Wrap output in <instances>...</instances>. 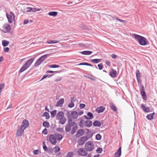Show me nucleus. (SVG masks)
I'll return each mask as SVG.
<instances>
[{"label":"nucleus","instance_id":"56","mask_svg":"<svg viewBox=\"0 0 157 157\" xmlns=\"http://www.w3.org/2000/svg\"><path fill=\"white\" fill-rule=\"evenodd\" d=\"M85 106L86 105L84 104L81 103L80 104L79 108L81 109H83Z\"/></svg>","mask_w":157,"mask_h":157},{"label":"nucleus","instance_id":"8","mask_svg":"<svg viewBox=\"0 0 157 157\" xmlns=\"http://www.w3.org/2000/svg\"><path fill=\"white\" fill-rule=\"evenodd\" d=\"M141 88L140 91L141 94L143 99L146 101L147 99V98L146 93L144 89V86L143 85H142L141 86Z\"/></svg>","mask_w":157,"mask_h":157},{"label":"nucleus","instance_id":"35","mask_svg":"<svg viewBox=\"0 0 157 157\" xmlns=\"http://www.w3.org/2000/svg\"><path fill=\"white\" fill-rule=\"evenodd\" d=\"M9 43V42L8 41L6 40H4L2 41V44L3 47H5L8 45Z\"/></svg>","mask_w":157,"mask_h":157},{"label":"nucleus","instance_id":"13","mask_svg":"<svg viewBox=\"0 0 157 157\" xmlns=\"http://www.w3.org/2000/svg\"><path fill=\"white\" fill-rule=\"evenodd\" d=\"M19 129L17 131V133L16 134V136H21L23 133H24V130L25 129H22L21 128V127L19 126Z\"/></svg>","mask_w":157,"mask_h":157},{"label":"nucleus","instance_id":"41","mask_svg":"<svg viewBox=\"0 0 157 157\" xmlns=\"http://www.w3.org/2000/svg\"><path fill=\"white\" fill-rule=\"evenodd\" d=\"M78 144L79 145H82L84 143V141L81 139V138H80L78 141Z\"/></svg>","mask_w":157,"mask_h":157},{"label":"nucleus","instance_id":"59","mask_svg":"<svg viewBox=\"0 0 157 157\" xmlns=\"http://www.w3.org/2000/svg\"><path fill=\"white\" fill-rule=\"evenodd\" d=\"M78 125L80 128H82L83 127L84 125L83 124V123L82 122V121H80L79 124Z\"/></svg>","mask_w":157,"mask_h":157},{"label":"nucleus","instance_id":"30","mask_svg":"<svg viewBox=\"0 0 157 157\" xmlns=\"http://www.w3.org/2000/svg\"><path fill=\"white\" fill-rule=\"evenodd\" d=\"M108 15L110 17H111L113 19H115L119 21L120 22H121L124 23L125 22V21L124 20H122L121 19H119L117 17H116L115 16H112V15Z\"/></svg>","mask_w":157,"mask_h":157},{"label":"nucleus","instance_id":"4","mask_svg":"<svg viewBox=\"0 0 157 157\" xmlns=\"http://www.w3.org/2000/svg\"><path fill=\"white\" fill-rule=\"evenodd\" d=\"M50 54L44 55L40 57L36 61L34 64V66L36 67L40 65L46 59Z\"/></svg>","mask_w":157,"mask_h":157},{"label":"nucleus","instance_id":"19","mask_svg":"<svg viewBox=\"0 0 157 157\" xmlns=\"http://www.w3.org/2000/svg\"><path fill=\"white\" fill-rule=\"evenodd\" d=\"M71 115L72 116V119H76L78 117V112L76 111H73L71 112Z\"/></svg>","mask_w":157,"mask_h":157},{"label":"nucleus","instance_id":"64","mask_svg":"<svg viewBox=\"0 0 157 157\" xmlns=\"http://www.w3.org/2000/svg\"><path fill=\"white\" fill-rule=\"evenodd\" d=\"M29 21L28 19H25L24 21L23 24H27L29 23Z\"/></svg>","mask_w":157,"mask_h":157},{"label":"nucleus","instance_id":"6","mask_svg":"<svg viewBox=\"0 0 157 157\" xmlns=\"http://www.w3.org/2000/svg\"><path fill=\"white\" fill-rule=\"evenodd\" d=\"M10 14H8L6 13V16L8 19V21L9 23H11L13 22L12 17H13V19L15 18V15L12 12H10Z\"/></svg>","mask_w":157,"mask_h":157},{"label":"nucleus","instance_id":"50","mask_svg":"<svg viewBox=\"0 0 157 157\" xmlns=\"http://www.w3.org/2000/svg\"><path fill=\"white\" fill-rule=\"evenodd\" d=\"M66 115L67 116L68 120L69 119H71V118H72V117L71 116L70 112L67 111L66 114Z\"/></svg>","mask_w":157,"mask_h":157},{"label":"nucleus","instance_id":"2","mask_svg":"<svg viewBox=\"0 0 157 157\" xmlns=\"http://www.w3.org/2000/svg\"><path fill=\"white\" fill-rule=\"evenodd\" d=\"M35 57H33L28 60L24 64L19 71V73H21L27 69L33 62Z\"/></svg>","mask_w":157,"mask_h":157},{"label":"nucleus","instance_id":"12","mask_svg":"<svg viewBox=\"0 0 157 157\" xmlns=\"http://www.w3.org/2000/svg\"><path fill=\"white\" fill-rule=\"evenodd\" d=\"M84 133L85 132L83 129H80L77 132V133L75 134V136L77 138H78L80 136L83 135Z\"/></svg>","mask_w":157,"mask_h":157},{"label":"nucleus","instance_id":"53","mask_svg":"<svg viewBox=\"0 0 157 157\" xmlns=\"http://www.w3.org/2000/svg\"><path fill=\"white\" fill-rule=\"evenodd\" d=\"M98 69L100 70H101L103 69V66L102 63H101L98 65Z\"/></svg>","mask_w":157,"mask_h":157},{"label":"nucleus","instance_id":"61","mask_svg":"<svg viewBox=\"0 0 157 157\" xmlns=\"http://www.w3.org/2000/svg\"><path fill=\"white\" fill-rule=\"evenodd\" d=\"M43 147L44 150L45 151H47L48 148V147H47V146L45 144L43 145Z\"/></svg>","mask_w":157,"mask_h":157},{"label":"nucleus","instance_id":"48","mask_svg":"<svg viewBox=\"0 0 157 157\" xmlns=\"http://www.w3.org/2000/svg\"><path fill=\"white\" fill-rule=\"evenodd\" d=\"M53 149L51 147H49L47 151V152L49 154H52L53 153Z\"/></svg>","mask_w":157,"mask_h":157},{"label":"nucleus","instance_id":"39","mask_svg":"<svg viewBox=\"0 0 157 157\" xmlns=\"http://www.w3.org/2000/svg\"><path fill=\"white\" fill-rule=\"evenodd\" d=\"M59 120H60L59 123L62 124H65L66 121V119L65 117H63L61 119H59Z\"/></svg>","mask_w":157,"mask_h":157},{"label":"nucleus","instance_id":"21","mask_svg":"<svg viewBox=\"0 0 157 157\" xmlns=\"http://www.w3.org/2000/svg\"><path fill=\"white\" fill-rule=\"evenodd\" d=\"M64 103V99L63 98H61L60 100L58 101L56 104V106H62V105Z\"/></svg>","mask_w":157,"mask_h":157},{"label":"nucleus","instance_id":"3","mask_svg":"<svg viewBox=\"0 0 157 157\" xmlns=\"http://www.w3.org/2000/svg\"><path fill=\"white\" fill-rule=\"evenodd\" d=\"M35 57H33L28 60L24 64L19 71V73H21L27 69L33 62Z\"/></svg>","mask_w":157,"mask_h":157},{"label":"nucleus","instance_id":"14","mask_svg":"<svg viewBox=\"0 0 157 157\" xmlns=\"http://www.w3.org/2000/svg\"><path fill=\"white\" fill-rule=\"evenodd\" d=\"M64 117V113L62 111L59 112L56 115V120H59L62 118Z\"/></svg>","mask_w":157,"mask_h":157},{"label":"nucleus","instance_id":"1","mask_svg":"<svg viewBox=\"0 0 157 157\" xmlns=\"http://www.w3.org/2000/svg\"><path fill=\"white\" fill-rule=\"evenodd\" d=\"M132 36L137 40L140 45L145 46L149 44L147 39L143 36L136 34H133Z\"/></svg>","mask_w":157,"mask_h":157},{"label":"nucleus","instance_id":"51","mask_svg":"<svg viewBox=\"0 0 157 157\" xmlns=\"http://www.w3.org/2000/svg\"><path fill=\"white\" fill-rule=\"evenodd\" d=\"M73 155V153L72 152H69L66 155L65 157H72Z\"/></svg>","mask_w":157,"mask_h":157},{"label":"nucleus","instance_id":"47","mask_svg":"<svg viewBox=\"0 0 157 157\" xmlns=\"http://www.w3.org/2000/svg\"><path fill=\"white\" fill-rule=\"evenodd\" d=\"M103 151V149L102 148L99 147L97 148V149L96 150V152L97 153L101 154Z\"/></svg>","mask_w":157,"mask_h":157},{"label":"nucleus","instance_id":"31","mask_svg":"<svg viewBox=\"0 0 157 157\" xmlns=\"http://www.w3.org/2000/svg\"><path fill=\"white\" fill-rule=\"evenodd\" d=\"M110 107L114 111H116L117 110V108L116 106L114 105L113 103H110Z\"/></svg>","mask_w":157,"mask_h":157},{"label":"nucleus","instance_id":"32","mask_svg":"<svg viewBox=\"0 0 157 157\" xmlns=\"http://www.w3.org/2000/svg\"><path fill=\"white\" fill-rule=\"evenodd\" d=\"M55 136L57 138V139L59 140H61L63 138L62 135L59 133H55Z\"/></svg>","mask_w":157,"mask_h":157},{"label":"nucleus","instance_id":"5","mask_svg":"<svg viewBox=\"0 0 157 157\" xmlns=\"http://www.w3.org/2000/svg\"><path fill=\"white\" fill-rule=\"evenodd\" d=\"M85 147L86 150L88 151H92L94 148V145L91 141H89L86 142Z\"/></svg>","mask_w":157,"mask_h":157},{"label":"nucleus","instance_id":"25","mask_svg":"<svg viewBox=\"0 0 157 157\" xmlns=\"http://www.w3.org/2000/svg\"><path fill=\"white\" fill-rule=\"evenodd\" d=\"M3 29L7 32H9L11 30L10 25L9 24H6L5 25V26L3 27Z\"/></svg>","mask_w":157,"mask_h":157},{"label":"nucleus","instance_id":"17","mask_svg":"<svg viewBox=\"0 0 157 157\" xmlns=\"http://www.w3.org/2000/svg\"><path fill=\"white\" fill-rule=\"evenodd\" d=\"M105 108L101 106L100 107L97 108L95 110V111L98 113H100L103 112L105 110Z\"/></svg>","mask_w":157,"mask_h":157},{"label":"nucleus","instance_id":"24","mask_svg":"<svg viewBox=\"0 0 157 157\" xmlns=\"http://www.w3.org/2000/svg\"><path fill=\"white\" fill-rule=\"evenodd\" d=\"M72 118H71V119H69L68 120V124L69 126H71V127L72 126H75V125H77V124L75 121L72 122Z\"/></svg>","mask_w":157,"mask_h":157},{"label":"nucleus","instance_id":"36","mask_svg":"<svg viewBox=\"0 0 157 157\" xmlns=\"http://www.w3.org/2000/svg\"><path fill=\"white\" fill-rule=\"evenodd\" d=\"M49 123L48 122L44 121L43 123V126L44 127L48 128L49 127Z\"/></svg>","mask_w":157,"mask_h":157},{"label":"nucleus","instance_id":"49","mask_svg":"<svg viewBox=\"0 0 157 157\" xmlns=\"http://www.w3.org/2000/svg\"><path fill=\"white\" fill-rule=\"evenodd\" d=\"M84 76L85 77L91 79L92 80L95 81L96 80V78L94 76H87L85 75H84Z\"/></svg>","mask_w":157,"mask_h":157},{"label":"nucleus","instance_id":"33","mask_svg":"<svg viewBox=\"0 0 157 157\" xmlns=\"http://www.w3.org/2000/svg\"><path fill=\"white\" fill-rule=\"evenodd\" d=\"M101 59H94L91 60L92 62L94 63H97L101 62Z\"/></svg>","mask_w":157,"mask_h":157},{"label":"nucleus","instance_id":"38","mask_svg":"<svg viewBox=\"0 0 157 157\" xmlns=\"http://www.w3.org/2000/svg\"><path fill=\"white\" fill-rule=\"evenodd\" d=\"M86 136L88 138V139L91 138L93 135V133L91 131H90L89 132H86Z\"/></svg>","mask_w":157,"mask_h":157},{"label":"nucleus","instance_id":"44","mask_svg":"<svg viewBox=\"0 0 157 157\" xmlns=\"http://www.w3.org/2000/svg\"><path fill=\"white\" fill-rule=\"evenodd\" d=\"M54 151L55 153H56L60 150V148L59 146H56L53 148Z\"/></svg>","mask_w":157,"mask_h":157},{"label":"nucleus","instance_id":"16","mask_svg":"<svg viewBox=\"0 0 157 157\" xmlns=\"http://www.w3.org/2000/svg\"><path fill=\"white\" fill-rule=\"evenodd\" d=\"M84 125L86 127H89L92 125V121L90 120H87L84 123Z\"/></svg>","mask_w":157,"mask_h":157},{"label":"nucleus","instance_id":"28","mask_svg":"<svg viewBox=\"0 0 157 157\" xmlns=\"http://www.w3.org/2000/svg\"><path fill=\"white\" fill-rule=\"evenodd\" d=\"M77 129V125H75V126H74L73 127L71 132V135L74 134L75 132H76V131Z\"/></svg>","mask_w":157,"mask_h":157},{"label":"nucleus","instance_id":"26","mask_svg":"<svg viewBox=\"0 0 157 157\" xmlns=\"http://www.w3.org/2000/svg\"><path fill=\"white\" fill-rule=\"evenodd\" d=\"M79 53L84 55H90L91 54L92 52L90 51H84L79 52Z\"/></svg>","mask_w":157,"mask_h":157},{"label":"nucleus","instance_id":"40","mask_svg":"<svg viewBox=\"0 0 157 157\" xmlns=\"http://www.w3.org/2000/svg\"><path fill=\"white\" fill-rule=\"evenodd\" d=\"M71 126L69 125L68 124H66L65 128L66 132H69L71 129Z\"/></svg>","mask_w":157,"mask_h":157},{"label":"nucleus","instance_id":"57","mask_svg":"<svg viewBox=\"0 0 157 157\" xmlns=\"http://www.w3.org/2000/svg\"><path fill=\"white\" fill-rule=\"evenodd\" d=\"M33 153L34 155H38L39 153V151L38 150H34L33 151Z\"/></svg>","mask_w":157,"mask_h":157},{"label":"nucleus","instance_id":"58","mask_svg":"<svg viewBox=\"0 0 157 157\" xmlns=\"http://www.w3.org/2000/svg\"><path fill=\"white\" fill-rule=\"evenodd\" d=\"M42 133L44 134V135L47 134H48V131L47 129L46 128H45L43 130Z\"/></svg>","mask_w":157,"mask_h":157},{"label":"nucleus","instance_id":"9","mask_svg":"<svg viewBox=\"0 0 157 157\" xmlns=\"http://www.w3.org/2000/svg\"><path fill=\"white\" fill-rule=\"evenodd\" d=\"M29 125V123L28 120L25 119L22 121L21 125L20 127H21V129H25Z\"/></svg>","mask_w":157,"mask_h":157},{"label":"nucleus","instance_id":"43","mask_svg":"<svg viewBox=\"0 0 157 157\" xmlns=\"http://www.w3.org/2000/svg\"><path fill=\"white\" fill-rule=\"evenodd\" d=\"M59 42V41L56 40H49L47 41V43L48 44H53L57 43Z\"/></svg>","mask_w":157,"mask_h":157},{"label":"nucleus","instance_id":"22","mask_svg":"<svg viewBox=\"0 0 157 157\" xmlns=\"http://www.w3.org/2000/svg\"><path fill=\"white\" fill-rule=\"evenodd\" d=\"M141 73L139 70H137L136 72V76L138 82H139V81H140V78L141 77Z\"/></svg>","mask_w":157,"mask_h":157},{"label":"nucleus","instance_id":"62","mask_svg":"<svg viewBox=\"0 0 157 157\" xmlns=\"http://www.w3.org/2000/svg\"><path fill=\"white\" fill-rule=\"evenodd\" d=\"M105 64L109 67H110L111 65V63L110 61L108 60L106 61Z\"/></svg>","mask_w":157,"mask_h":157},{"label":"nucleus","instance_id":"34","mask_svg":"<svg viewBox=\"0 0 157 157\" xmlns=\"http://www.w3.org/2000/svg\"><path fill=\"white\" fill-rule=\"evenodd\" d=\"M42 116V117H45L47 119H49L50 117L49 113L48 112H44Z\"/></svg>","mask_w":157,"mask_h":157},{"label":"nucleus","instance_id":"63","mask_svg":"<svg viewBox=\"0 0 157 157\" xmlns=\"http://www.w3.org/2000/svg\"><path fill=\"white\" fill-rule=\"evenodd\" d=\"M10 50L8 47H6L4 49V51L5 52H8Z\"/></svg>","mask_w":157,"mask_h":157},{"label":"nucleus","instance_id":"46","mask_svg":"<svg viewBox=\"0 0 157 157\" xmlns=\"http://www.w3.org/2000/svg\"><path fill=\"white\" fill-rule=\"evenodd\" d=\"M101 136L100 134H97L95 136V139L98 140H99L101 139Z\"/></svg>","mask_w":157,"mask_h":157},{"label":"nucleus","instance_id":"7","mask_svg":"<svg viewBox=\"0 0 157 157\" xmlns=\"http://www.w3.org/2000/svg\"><path fill=\"white\" fill-rule=\"evenodd\" d=\"M40 9H36L35 8H32L30 7H28L25 10V11L24 13L32 12H36L40 10Z\"/></svg>","mask_w":157,"mask_h":157},{"label":"nucleus","instance_id":"60","mask_svg":"<svg viewBox=\"0 0 157 157\" xmlns=\"http://www.w3.org/2000/svg\"><path fill=\"white\" fill-rule=\"evenodd\" d=\"M56 130L58 132H62L64 131L63 129V128H58L56 129Z\"/></svg>","mask_w":157,"mask_h":157},{"label":"nucleus","instance_id":"10","mask_svg":"<svg viewBox=\"0 0 157 157\" xmlns=\"http://www.w3.org/2000/svg\"><path fill=\"white\" fill-rule=\"evenodd\" d=\"M49 141L52 144H55L57 142L56 137L54 135L51 134L49 137Z\"/></svg>","mask_w":157,"mask_h":157},{"label":"nucleus","instance_id":"55","mask_svg":"<svg viewBox=\"0 0 157 157\" xmlns=\"http://www.w3.org/2000/svg\"><path fill=\"white\" fill-rule=\"evenodd\" d=\"M5 86V84L1 83L0 84V92H1L2 90L4 88Z\"/></svg>","mask_w":157,"mask_h":157},{"label":"nucleus","instance_id":"15","mask_svg":"<svg viewBox=\"0 0 157 157\" xmlns=\"http://www.w3.org/2000/svg\"><path fill=\"white\" fill-rule=\"evenodd\" d=\"M121 147H119L117 151L114 154V157H120L121 155Z\"/></svg>","mask_w":157,"mask_h":157},{"label":"nucleus","instance_id":"37","mask_svg":"<svg viewBox=\"0 0 157 157\" xmlns=\"http://www.w3.org/2000/svg\"><path fill=\"white\" fill-rule=\"evenodd\" d=\"M87 115L89 117V120H91L94 118L93 115L91 112H88Z\"/></svg>","mask_w":157,"mask_h":157},{"label":"nucleus","instance_id":"29","mask_svg":"<svg viewBox=\"0 0 157 157\" xmlns=\"http://www.w3.org/2000/svg\"><path fill=\"white\" fill-rule=\"evenodd\" d=\"M58 14V12L56 11H51L48 13V14L50 16L54 17L56 16Z\"/></svg>","mask_w":157,"mask_h":157},{"label":"nucleus","instance_id":"45","mask_svg":"<svg viewBox=\"0 0 157 157\" xmlns=\"http://www.w3.org/2000/svg\"><path fill=\"white\" fill-rule=\"evenodd\" d=\"M48 67L50 68H56L59 67H60V66L59 65L57 64H52L49 65Z\"/></svg>","mask_w":157,"mask_h":157},{"label":"nucleus","instance_id":"18","mask_svg":"<svg viewBox=\"0 0 157 157\" xmlns=\"http://www.w3.org/2000/svg\"><path fill=\"white\" fill-rule=\"evenodd\" d=\"M102 122H101L100 121L98 120L95 121L93 123V125L95 127H100L101 124H103Z\"/></svg>","mask_w":157,"mask_h":157},{"label":"nucleus","instance_id":"54","mask_svg":"<svg viewBox=\"0 0 157 157\" xmlns=\"http://www.w3.org/2000/svg\"><path fill=\"white\" fill-rule=\"evenodd\" d=\"M81 139L84 141L85 142L86 141H87L88 140V138L86 136H83L81 137Z\"/></svg>","mask_w":157,"mask_h":157},{"label":"nucleus","instance_id":"27","mask_svg":"<svg viewBox=\"0 0 157 157\" xmlns=\"http://www.w3.org/2000/svg\"><path fill=\"white\" fill-rule=\"evenodd\" d=\"M154 114L155 113L154 112L149 114H148L146 116V117L149 120H151L153 119V116L154 115Z\"/></svg>","mask_w":157,"mask_h":157},{"label":"nucleus","instance_id":"42","mask_svg":"<svg viewBox=\"0 0 157 157\" xmlns=\"http://www.w3.org/2000/svg\"><path fill=\"white\" fill-rule=\"evenodd\" d=\"M57 111L56 110H53L51 112V117L52 118L54 117Z\"/></svg>","mask_w":157,"mask_h":157},{"label":"nucleus","instance_id":"52","mask_svg":"<svg viewBox=\"0 0 157 157\" xmlns=\"http://www.w3.org/2000/svg\"><path fill=\"white\" fill-rule=\"evenodd\" d=\"M75 104L73 102H70L69 103L68 106L70 108H72L74 107Z\"/></svg>","mask_w":157,"mask_h":157},{"label":"nucleus","instance_id":"11","mask_svg":"<svg viewBox=\"0 0 157 157\" xmlns=\"http://www.w3.org/2000/svg\"><path fill=\"white\" fill-rule=\"evenodd\" d=\"M77 153L78 155L82 156H85L87 154V152L83 148L78 149Z\"/></svg>","mask_w":157,"mask_h":157},{"label":"nucleus","instance_id":"20","mask_svg":"<svg viewBox=\"0 0 157 157\" xmlns=\"http://www.w3.org/2000/svg\"><path fill=\"white\" fill-rule=\"evenodd\" d=\"M111 70L112 71H110L109 73V75L112 78L115 77L117 75V71L113 69H112Z\"/></svg>","mask_w":157,"mask_h":157},{"label":"nucleus","instance_id":"23","mask_svg":"<svg viewBox=\"0 0 157 157\" xmlns=\"http://www.w3.org/2000/svg\"><path fill=\"white\" fill-rule=\"evenodd\" d=\"M140 107L145 112L148 113L150 111V108L148 107H145L143 104L141 105Z\"/></svg>","mask_w":157,"mask_h":157}]
</instances>
